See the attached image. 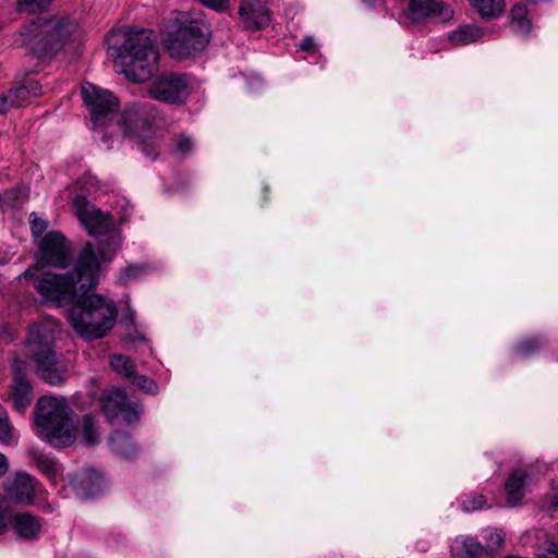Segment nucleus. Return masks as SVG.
Masks as SVG:
<instances>
[{"label":"nucleus","instance_id":"obj_30","mask_svg":"<svg viewBox=\"0 0 558 558\" xmlns=\"http://www.w3.org/2000/svg\"><path fill=\"white\" fill-rule=\"evenodd\" d=\"M78 426L87 445H95L98 441V426L94 415H84L78 422Z\"/></svg>","mask_w":558,"mask_h":558},{"label":"nucleus","instance_id":"obj_23","mask_svg":"<svg viewBox=\"0 0 558 558\" xmlns=\"http://www.w3.org/2000/svg\"><path fill=\"white\" fill-rule=\"evenodd\" d=\"M98 253L104 262H110L121 245L119 231L112 226L97 238Z\"/></svg>","mask_w":558,"mask_h":558},{"label":"nucleus","instance_id":"obj_36","mask_svg":"<svg viewBox=\"0 0 558 558\" xmlns=\"http://www.w3.org/2000/svg\"><path fill=\"white\" fill-rule=\"evenodd\" d=\"M133 384L136 385L143 391L156 395L158 392V385L155 380L148 378L145 375H133Z\"/></svg>","mask_w":558,"mask_h":558},{"label":"nucleus","instance_id":"obj_41","mask_svg":"<svg viewBox=\"0 0 558 558\" xmlns=\"http://www.w3.org/2000/svg\"><path fill=\"white\" fill-rule=\"evenodd\" d=\"M4 194H10L11 201H5V205L10 207H17L25 201V195L20 189H12Z\"/></svg>","mask_w":558,"mask_h":558},{"label":"nucleus","instance_id":"obj_46","mask_svg":"<svg viewBox=\"0 0 558 558\" xmlns=\"http://www.w3.org/2000/svg\"><path fill=\"white\" fill-rule=\"evenodd\" d=\"M253 84H255L257 86H260L262 85L260 78L259 77H254L252 81L248 82V85H250L251 89H254L253 88Z\"/></svg>","mask_w":558,"mask_h":558},{"label":"nucleus","instance_id":"obj_33","mask_svg":"<svg viewBox=\"0 0 558 558\" xmlns=\"http://www.w3.org/2000/svg\"><path fill=\"white\" fill-rule=\"evenodd\" d=\"M14 441V429L8 420L5 410L0 404V442L3 445H11Z\"/></svg>","mask_w":558,"mask_h":558},{"label":"nucleus","instance_id":"obj_13","mask_svg":"<svg viewBox=\"0 0 558 558\" xmlns=\"http://www.w3.org/2000/svg\"><path fill=\"white\" fill-rule=\"evenodd\" d=\"M153 117L143 107H134L126 110L121 117L124 135L134 136L145 142L150 138ZM144 145V143H142Z\"/></svg>","mask_w":558,"mask_h":558},{"label":"nucleus","instance_id":"obj_8","mask_svg":"<svg viewBox=\"0 0 558 558\" xmlns=\"http://www.w3.org/2000/svg\"><path fill=\"white\" fill-rule=\"evenodd\" d=\"M99 403L104 415L109 423L120 420L130 425L138 422L143 412L138 403L130 402L123 389L111 388L102 391Z\"/></svg>","mask_w":558,"mask_h":558},{"label":"nucleus","instance_id":"obj_28","mask_svg":"<svg viewBox=\"0 0 558 558\" xmlns=\"http://www.w3.org/2000/svg\"><path fill=\"white\" fill-rule=\"evenodd\" d=\"M472 7L477 13L485 19H494L499 16L505 8V0H470Z\"/></svg>","mask_w":558,"mask_h":558},{"label":"nucleus","instance_id":"obj_22","mask_svg":"<svg viewBox=\"0 0 558 558\" xmlns=\"http://www.w3.org/2000/svg\"><path fill=\"white\" fill-rule=\"evenodd\" d=\"M533 533L536 539V558H558V524L550 533L543 530H535Z\"/></svg>","mask_w":558,"mask_h":558},{"label":"nucleus","instance_id":"obj_44","mask_svg":"<svg viewBox=\"0 0 558 558\" xmlns=\"http://www.w3.org/2000/svg\"><path fill=\"white\" fill-rule=\"evenodd\" d=\"M504 533L501 531L495 530L489 532V538L497 545L504 542Z\"/></svg>","mask_w":558,"mask_h":558},{"label":"nucleus","instance_id":"obj_4","mask_svg":"<svg viewBox=\"0 0 558 558\" xmlns=\"http://www.w3.org/2000/svg\"><path fill=\"white\" fill-rule=\"evenodd\" d=\"M117 306L99 294H80L68 312V319L76 333L86 340L100 339L114 326Z\"/></svg>","mask_w":558,"mask_h":558},{"label":"nucleus","instance_id":"obj_49","mask_svg":"<svg viewBox=\"0 0 558 558\" xmlns=\"http://www.w3.org/2000/svg\"><path fill=\"white\" fill-rule=\"evenodd\" d=\"M363 1H364V2H366V3H367V4H369V5H373L372 0H363Z\"/></svg>","mask_w":558,"mask_h":558},{"label":"nucleus","instance_id":"obj_45","mask_svg":"<svg viewBox=\"0 0 558 558\" xmlns=\"http://www.w3.org/2000/svg\"><path fill=\"white\" fill-rule=\"evenodd\" d=\"M9 470V462L4 454L0 453V477H2Z\"/></svg>","mask_w":558,"mask_h":558},{"label":"nucleus","instance_id":"obj_21","mask_svg":"<svg viewBox=\"0 0 558 558\" xmlns=\"http://www.w3.org/2000/svg\"><path fill=\"white\" fill-rule=\"evenodd\" d=\"M11 524L15 534L25 539L37 537L41 531L40 520L28 512L15 513L11 519Z\"/></svg>","mask_w":558,"mask_h":558},{"label":"nucleus","instance_id":"obj_10","mask_svg":"<svg viewBox=\"0 0 558 558\" xmlns=\"http://www.w3.org/2000/svg\"><path fill=\"white\" fill-rule=\"evenodd\" d=\"M190 83L184 74H163L149 86V95L168 104H181L190 95Z\"/></svg>","mask_w":558,"mask_h":558},{"label":"nucleus","instance_id":"obj_29","mask_svg":"<svg viewBox=\"0 0 558 558\" xmlns=\"http://www.w3.org/2000/svg\"><path fill=\"white\" fill-rule=\"evenodd\" d=\"M110 365L117 374L125 378L130 379L135 374V364L123 354H113L110 357Z\"/></svg>","mask_w":558,"mask_h":558},{"label":"nucleus","instance_id":"obj_1","mask_svg":"<svg viewBox=\"0 0 558 558\" xmlns=\"http://www.w3.org/2000/svg\"><path fill=\"white\" fill-rule=\"evenodd\" d=\"M19 278L33 280V288L40 295L41 303L62 306L74 303L80 294H85L97 286L99 260L94 245L87 242L71 271L65 274L40 271L37 265H32Z\"/></svg>","mask_w":558,"mask_h":558},{"label":"nucleus","instance_id":"obj_35","mask_svg":"<svg viewBox=\"0 0 558 558\" xmlns=\"http://www.w3.org/2000/svg\"><path fill=\"white\" fill-rule=\"evenodd\" d=\"M486 499L481 494L465 495L461 499L462 509L466 512L475 511L483 508Z\"/></svg>","mask_w":558,"mask_h":558},{"label":"nucleus","instance_id":"obj_37","mask_svg":"<svg viewBox=\"0 0 558 558\" xmlns=\"http://www.w3.org/2000/svg\"><path fill=\"white\" fill-rule=\"evenodd\" d=\"M51 0H19V10L21 12L33 13L45 9Z\"/></svg>","mask_w":558,"mask_h":558},{"label":"nucleus","instance_id":"obj_14","mask_svg":"<svg viewBox=\"0 0 558 558\" xmlns=\"http://www.w3.org/2000/svg\"><path fill=\"white\" fill-rule=\"evenodd\" d=\"M404 15L413 23L432 16H439L447 21L453 16V11L450 7L437 0H408Z\"/></svg>","mask_w":558,"mask_h":558},{"label":"nucleus","instance_id":"obj_11","mask_svg":"<svg viewBox=\"0 0 558 558\" xmlns=\"http://www.w3.org/2000/svg\"><path fill=\"white\" fill-rule=\"evenodd\" d=\"M81 94L94 124H100L105 118L118 108L117 99L109 90L92 83L83 84Z\"/></svg>","mask_w":558,"mask_h":558},{"label":"nucleus","instance_id":"obj_9","mask_svg":"<svg viewBox=\"0 0 558 558\" xmlns=\"http://www.w3.org/2000/svg\"><path fill=\"white\" fill-rule=\"evenodd\" d=\"M36 257L40 265L64 269L72 262L71 243L61 232L49 231L39 240Z\"/></svg>","mask_w":558,"mask_h":558},{"label":"nucleus","instance_id":"obj_5","mask_svg":"<svg viewBox=\"0 0 558 558\" xmlns=\"http://www.w3.org/2000/svg\"><path fill=\"white\" fill-rule=\"evenodd\" d=\"M80 37V28L68 17L40 20L24 26L20 33V43L29 47L39 58L57 52L73 38Z\"/></svg>","mask_w":558,"mask_h":558},{"label":"nucleus","instance_id":"obj_19","mask_svg":"<svg viewBox=\"0 0 558 558\" xmlns=\"http://www.w3.org/2000/svg\"><path fill=\"white\" fill-rule=\"evenodd\" d=\"M71 484L81 498H93L104 489L105 480L100 472L96 470H85L75 474Z\"/></svg>","mask_w":558,"mask_h":558},{"label":"nucleus","instance_id":"obj_17","mask_svg":"<svg viewBox=\"0 0 558 558\" xmlns=\"http://www.w3.org/2000/svg\"><path fill=\"white\" fill-rule=\"evenodd\" d=\"M41 94V86L35 80H26L21 86L10 89L0 97V113H5L10 108L23 107Z\"/></svg>","mask_w":558,"mask_h":558},{"label":"nucleus","instance_id":"obj_38","mask_svg":"<svg viewBox=\"0 0 558 558\" xmlns=\"http://www.w3.org/2000/svg\"><path fill=\"white\" fill-rule=\"evenodd\" d=\"M541 348V342L536 339H527L515 347V352L523 357L530 356Z\"/></svg>","mask_w":558,"mask_h":558},{"label":"nucleus","instance_id":"obj_3","mask_svg":"<svg viewBox=\"0 0 558 558\" xmlns=\"http://www.w3.org/2000/svg\"><path fill=\"white\" fill-rule=\"evenodd\" d=\"M58 333V322L47 318L29 328L25 341V354L33 363L36 375L51 386H62L69 377L68 363L59 360L54 352Z\"/></svg>","mask_w":558,"mask_h":558},{"label":"nucleus","instance_id":"obj_47","mask_svg":"<svg viewBox=\"0 0 558 558\" xmlns=\"http://www.w3.org/2000/svg\"><path fill=\"white\" fill-rule=\"evenodd\" d=\"M11 201L10 194H3L0 196V207L5 205V201Z\"/></svg>","mask_w":558,"mask_h":558},{"label":"nucleus","instance_id":"obj_18","mask_svg":"<svg viewBox=\"0 0 558 558\" xmlns=\"http://www.w3.org/2000/svg\"><path fill=\"white\" fill-rule=\"evenodd\" d=\"M36 481L26 473H16L13 477L7 478L4 482V490L8 496L24 505L33 502L36 493Z\"/></svg>","mask_w":558,"mask_h":558},{"label":"nucleus","instance_id":"obj_34","mask_svg":"<svg viewBox=\"0 0 558 558\" xmlns=\"http://www.w3.org/2000/svg\"><path fill=\"white\" fill-rule=\"evenodd\" d=\"M28 222L31 226V232L34 238H40L48 229V221L41 218L37 213H31Z\"/></svg>","mask_w":558,"mask_h":558},{"label":"nucleus","instance_id":"obj_40","mask_svg":"<svg viewBox=\"0 0 558 558\" xmlns=\"http://www.w3.org/2000/svg\"><path fill=\"white\" fill-rule=\"evenodd\" d=\"M203 5L215 12H223L229 9L230 0H197Z\"/></svg>","mask_w":558,"mask_h":558},{"label":"nucleus","instance_id":"obj_48","mask_svg":"<svg viewBox=\"0 0 558 558\" xmlns=\"http://www.w3.org/2000/svg\"><path fill=\"white\" fill-rule=\"evenodd\" d=\"M551 505L553 507L558 509V494L554 495L551 498Z\"/></svg>","mask_w":558,"mask_h":558},{"label":"nucleus","instance_id":"obj_42","mask_svg":"<svg viewBox=\"0 0 558 558\" xmlns=\"http://www.w3.org/2000/svg\"><path fill=\"white\" fill-rule=\"evenodd\" d=\"M8 511L7 498L0 495V534L7 529L5 513Z\"/></svg>","mask_w":558,"mask_h":558},{"label":"nucleus","instance_id":"obj_25","mask_svg":"<svg viewBox=\"0 0 558 558\" xmlns=\"http://www.w3.org/2000/svg\"><path fill=\"white\" fill-rule=\"evenodd\" d=\"M483 36V31L473 25H463L449 33V40L457 46H466Z\"/></svg>","mask_w":558,"mask_h":558},{"label":"nucleus","instance_id":"obj_27","mask_svg":"<svg viewBox=\"0 0 558 558\" xmlns=\"http://www.w3.org/2000/svg\"><path fill=\"white\" fill-rule=\"evenodd\" d=\"M110 445L117 454L125 459H130L136 453V446L132 441L131 437L124 433L116 432L112 434L110 437Z\"/></svg>","mask_w":558,"mask_h":558},{"label":"nucleus","instance_id":"obj_12","mask_svg":"<svg viewBox=\"0 0 558 558\" xmlns=\"http://www.w3.org/2000/svg\"><path fill=\"white\" fill-rule=\"evenodd\" d=\"M73 207L81 223L95 238L114 226L112 219L92 205L85 196L77 195L73 201Z\"/></svg>","mask_w":558,"mask_h":558},{"label":"nucleus","instance_id":"obj_15","mask_svg":"<svg viewBox=\"0 0 558 558\" xmlns=\"http://www.w3.org/2000/svg\"><path fill=\"white\" fill-rule=\"evenodd\" d=\"M13 383L11 386L10 400L14 410L24 412L33 400V390L25 377V365L20 359H15L12 365Z\"/></svg>","mask_w":558,"mask_h":558},{"label":"nucleus","instance_id":"obj_20","mask_svg":"<svg viewBox=\"0 0 558 558\" xmlns=\"http://www.w3.org/2000/svg\"><path fill=\"white\" fill-rule=\"evenodd\" d=\"M532 474V468L515 469L509 474L505 483V490L507 493V502L510 506L520 504L527 490Z\"/></svg>","mask_w":558,"mask_h":558},{"label":"nucleus","instance_id":"obj_24","mask_svg":"<svg viewBox=\"0 0 558 558\" xmlns=\"http://www.w3.org/2000/svg\"><path fill=\"white\" fill-rule=\"evenodd\" d=\"M452 558H481L484 547L473 537L456 538L451 546Z\"/></svg>","mask_w":558,"mask_h":558},{"label":"nucleus","instance_id":"obj_50","mask_svg":"<svg viewBox=\"0 0 558 558\" xmlns=\"http://www.w3.org/2000/svg\"><path fill=\"white\" fill-rule=\"evenodd\" d=\"M507 558H520V557H518V556H509Z\"/></svg>","mask_w":558,"mask_h":558},{"label":"nucleus","instance_id":"obj_39","mask_svg":"<svg viewBox=\"0 0 558 558\" xmlns=\"http://www.w3.org/2000/svg\"><path fill=\"white\" fill-rule=\"evenodd\" d=\"M194 144L189 136L180 135L175 140V150L181 156H185L192 151Z\"/></svg>","mask_w":558,"mask_h":558},{"label":"nucleus","instance_id":"obj_16","mask_svg":"<svg viewBox=\"0 0 558 558\" xmlns=\"http://www.w3.org/2000/svg\"><path fill=\"white\" fill-rule=\"evenodd\" d=\"M239 15L250 31H259L270 24V11L262 0H240Z\"/></svg>","mask_w":558,"mask_h":558},{"label":"nucleus","instance_id":"obj_26","mask_svg":"<svg viewBox=\"0 0 558 558\" xmlns=\"http://www.w3.org/2000/svg\"><path fill=\"white\" fill-rule=\"evenodd\" d=\"M510 27L518 36H526L531 32V21L527 19L525 5L515 4L511 9Z\"/></svg>","mask_w":558,"mask_h":558},{"label":"nucleus","instance_id":"obj_32","mask_svg":"<svg viewBox=\"0 0 558 558\" xmlns=\"http://www.w3.org/2000/svg\"><path fill=\"white\" fill-rule=\"evenodd\" d=\"M34 462L38 470L49 480L54 481L58 474V464L44 454H34Z\"/></svg>","mask_w":558,"mask_h":558},{"label":"nucleus","instance_id":"obj_7","mask_svg":"<svg viewBox=\"0 0 558 558\" xmlns=\"http://www.w3.org/2000/svg\"><path fill=\"white\" fill-rule=\"evenodd\" d=\"M177 22L178 27L169 33L167 39L169 52L184 58L203 50L209 41V26L203 20V13L184 14Z\"/></svg>","mask_w":558,"mask_h":558},{"label":"nucleus","instance_id":"obj_31","mask_svg":"<svg viewBox=\"0 0 558 558\" xmlns=\"http://www.w3.org/2000/svg\"><path fill=\"white\" fill-rule=\"evenodd\" d=\"M147 271H148V268L145 265H140V264L130 265L120 271V274L118 276V281L121 284H129L133 281H136L144 275H146Z\"/></svg>","mask_w":558,"mask_h":558},{"label":"nucleus","instance_id":"obj_2","mask_svg":"<svg viewBox=\"0 0 558 558\" xmlns=\"http://www.w3.org/2000/svg\"><path fill=\"white\" fill-rule=\"evenodd\" d=\"M108 40L114 65L129 81L146 82L158 71L159 53L151 31L128 28L110 34Z\"/></svg>","mask_w":558,"mask_h":558},{"label":"nucleus","instance_id":"obj_6","mask_svg":"<svg viewBox=\"0 0 558 558\" xmlns=\"http://www.w3.org/2000/svg\"><path fill=\"white\" fill-rule=\"evenodd\" d=\"M72 411L64 398L41 397L36 404V425L53 447L70 446L76 438Z\"/></svg>","mask_w":558,"mask_h":558},{"label":"nucleus","instance_id":"obj_43","mask_svg":"<svg viewBox=\"0 0 558 558\" xmlns=\"http://www.w3.org/2000/svg\"><path fill=\"white\" fill-rule=\"evenodd\" d=\"M300 49L304 51H313L315 49L314 38L311 36L304 37L300 43Z\"/></svg>","mask_w":558,"mask_h":558}]
</instances>
